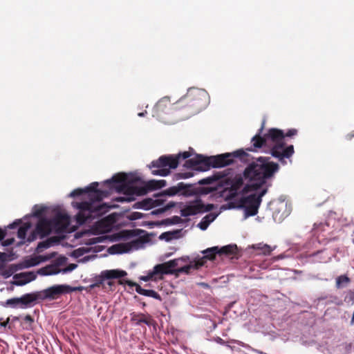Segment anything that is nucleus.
<instances>
[{
	"label": "nucleus",
	"instance_id": "obj_38",
	"mask_svg": "<svg viewBox=\"0 0 354 354\" xmlns=\"http://www.w3.org/2000/svg\"><path fill=\"white\" fill-rule=\"evenodd\" d=\"M6 304L12 308H17L19 307L18 297L7 299Z\"/></svg>",
	"mask_w": 354,
	"mask_h": 354
},
{
	"label": "nucleus",
	"instance_id": "obj_25",
	"mask_svg": "<svg viewBox=\"0 0 354 354\" xmlns=\"http://www.w3.org/2000/svg\"><path fill=\"white\" fill-rule=\"evenodd\" d=\"M216 218V215L209 214L206 215L202 221L198 224V227L202 230H205L210 223H212Z\"/></svg>",
	"mask_w": 354,
	"mask_h": 354
},
{
	"label": "nucleus",
	"instance_id": "obj_60",
	"mask_svg": "<svg viewBox=\"0 0 354 354\" xmlns=\"http://www.w3.org/2000/svg\"><path fill=\"white\" fill-rule=\"evenodd\" d=\"M127 251V250H120V251H117L118 252H126Z\"/></svg>",
	"mask_w": 354,
	"mask_h": 354
},
{
	"label": "nucleus",
	"instance_id": "obj_10",
	"mask_svg": "<svg viewBox=\"0 0 354 354\" xmlns=\"http://www.w3.org/2000/svg\"><path fill=\"white\" fill-rule=\"evenodd\" d=\"M100 202L96 201L95 199H91V201H83L80 203H75L73 205L80 212L92 214L96 216H100L106 211L107 207L105 204H100Z\"/></svg>",
	"mask_w": 354,
	"mask_h": 354
},
{
	"label": "nucleus",
	"instance_id": "obj_12",
	"mask_svg": "<svg viewBox=\"0 0 354 354\" xmlns=\"http://www.w3.org/2000/svg\"><path fill=\"white\" fill-rule=\"evenodd\" d=\"M167 183L165 180H151L146 183L143 187H131L128 188L130 194L142 196L147 194L149 191L156 190L165 187Z\"/></svg>",
	"mask_w": 354,
	"mask_h": 354
},
{
	"label": "nucleus",
	"instance_id": "obj_44",
	"mask_svg": "<svg viewBox=\"0 0 354 354\" xmlns=\"http://www.w3.org/2000/svg\"><path fill=\"white\" fill-rule=\"evenodd\" d=\"M142 218V214L140 212H133L130 215L131 220H137Z\"/></svg>",
	"mask_w": 354,
	"mask_h": 354
},
{
	"label": "nucleus",
	"instance_id": "obj_2",
	"mask_svg": "<svg viewBox=\"0 0 354 354\" xmlns=\"http://www.w3.org/2000/svg\"><path fill=\"white\" fill-rule=\"evenodd\" d=\"M249 154L243 149H238L232 153H225L217 156L205 157L196 155L194 158L187 160L184 167L192 170L205 171L210 167H223L232 165L234 159L237 158L242 162H248Z\"/></svg>",
	"mask_w": 354,
	"mask_h": 354
},
{
	"label": "nucleus",
	"instance_id": "obj_24",
	"mask_svg": "<svg viewBox=\"0 0 354 354\" xmlns=\"http://www.w3.org/2000/svg\"><path fill=\"white\" fill-rule=\"evenodd\" d=\"M203 252L205 254V256L201 259H203L204 263L205 262V259L213 260L215 259L216 254H218V247L215 246L207 248Z\"/></svg>",
	"mask_w": 354,
	"mask_h": 354
},
{
	"label": "nucleus",
	"instance_id": "obj_8",
	"mask_svg": "<svg viewBox=\"0 0 354 354\" xmlns=\"http://www.w3.org/2000/svg\"><path fill=\"white\" fill-rule=\"evenodd\" d=\"M73 290L75 288L68 285H55L36 292L38 300H53L63 294L69 293Z\"/></svg>",
	"mask_w": 354,
	"mask_h": 354
},
{
	"label": "nucleus",
	"instance_id": "obj_4",
	"mask_svg": "<svg viewBox=\"0 0 354 354\" xmlns=\"http://www.w3.org/2000/svg\"><path fill=\"white\" fill-rule=\"evenodd\" d=\"M208 100L207 93L202 89L191 88L180 97L173 106L174 111L184 110L188 114L193 115L201 111Z\"/></svg>",
	"mask_w": 354,
	"mask_h": 354
},
{
	"label": "nucleus",
	"instance_id": "obj_9",
	"mask_svg": "<svg viewBox=\"0 0 354 354\" xmlns=\"http://www.w3.org/2000/svg\"><path fill=\"white\" fill-rule=\"evenodd\" d=\"M183 259H175L163 263L157 264L153 267V274L155 275V281L163 279L164 274H174L176 268Z\"/></svg>",
	"mask_w": 354,
	"mask_h": 354
},
{
	"label": "nucleus",
	"instance_id": "obj_37",
	"mask_svg": "<svg viewBox=\"0 0 354 354\" xmlns=\"http://www.w3.org/2000/svg\"><path fill=\"white\" fill-rule=\"evenodd\" d=\"M50 246V242L49 241H41L38 243L36 250L37 252H41L44 249H46Z\"/></svg>",
	"mask_w": 354,
	"mask_h": 354
},
{
	"label": "nucleus",
	"instance_id": "obj_40",
	"mask_svg": "<svg viewBox=\"0 0 354 354\" xmlns=\"http://www.w3.org/2000/svg\"><path fill=\"white\" fill-rule=\"evenodd\" d=\"M330 300L328 301V303H333L335 304L337 306H342L343 305V301L338 298L337 296H330Z\"/></svg>",
	"mask_w": 354,
	"mask_h": 354
},
{
	"label": "nucleus",
	"instance_id": "obj_13",
	"mask_svg": "<svg viewBox=\"0 0 354 354\" xmlns=\"http://www.w3.org/2000/svg\"><path fill=\"white\" fill-rule=\"evenodd\" d=\"M178 193L185 196H190L196 195L197 190L194 188L192 185L185 184L184 183H179L176 186L171 187L165 190L161 196H174Z\"/></svg>",
	"mask_w": 354,
	"mask_h": 354
},
{
	"label": "nucleus",
	"instance_id": "obj_53",
	"mask_svg": "<svg viewBox=\"0 0 354 354\" xmlns=\"http://www.w3.org/2000/svg\"><path fill=\"white\" fill-rule=\"evenodd\" d=\"M348 296L351 300H354V291L350 290L348 292Z\"/></svg>",
	"mask_w": 354,
	"mask_h": 354
},
{
	"label": "nucleus",
	"instance_id": "obj_39",
	"mask_svg": "<svg viewBox=\"0 0 354 354\" xmlns=\"http://www.w3.org/2000/svg\"><path fill=\"white\" fill-rule=\"evenodd\" d=\"M84 193H86V190L79 188V189H74L73 192H71L69 196L71 197H76V196H81L82 194H83Z\"/></svg>",
	"mask_w": 354,
	"mask_h": 354
},
{
	"label": "nucleus",
	"instance_id": "obj_22",
	"mask_svg": "<svg viewBox=\"0 0 354 354\" xmlns=\"http://www.w3.org/2000/svg\"><path fill=\"white\" fill-rule=\"evenodd\" d=\"M203 265V259H200L194 263H191L189 265H186L178 268L176 267L174 274L176 275V277H178L180 273L189 274L191 270H198Z\"/></svg>",
	"mask_w": 354,
	"mask_h": 354
},
{
	"label": "nucleus",
	"instance_id": "obj_41",
	"mask_svg": "<svg viewBox=\"0 0 354 354\" xmlns=\"http://www.w3.org/2000/svg\"><path fill=\"white\" fill-rule=\"evenodd\" d=\"M141 279L145 281H148L149 280L155 281V275L153 274V271L148 272L146 276H143L141 277Z\"/></svg>",
	"mask_w": 354,
	"mask_h": 354
},
{
	"label": "nucleus",
	"instance_id": "obj_1",
	"mask_svg": "<svg viewBox=\"0 0 354 354\" xmlns=\"http://www.w3.org/2000/svg\"><path fill=\"white\" fill-rule=\"evenodd\" d=\"M269 157H259L248 164L242 174L236 175L226 181L227 187L224 190L226 201H231L239 195L243 196L256 192L272 178L279 170L278 163L270 161Z\"/></svg>",
	"mask_w": 354,
	"mask_h": 354
},
{
	"label": "nucleus",
	"instance_id": "obj_20",
	"mask_svg": "<svg viewBox=\"0 0 354 354\" xmlns=\"http://www.w3.org/2000/svg\"><path fill=\"white\" fill-rule=\"evenodd\" d=\"M97 186L98 183L95 182L91 183L88 187L85 189V190H86V193L91 192L90 194L91 199H95L97 202H101L102 198L106 196L107 193L106 192L97 189Z\"/></svg>",
	"mask_w": 354,
	"mask_h": 354
},
{
	"label": "nucleus",
	"instance_id": "obj_34",
	"mask_svg": "<svg viewBox=\"0 0 354 354\" xmlns=\"http://www.w3.org/2000/svg\"><path fill=\"white\" fill-rule=\"evenodd\" d=\"M33 322L34 319L30 315H26L22 322L23 328L26 330H30Z\"/></svg>",
	"mask_w": 354,
	"mask_h": 354
},
{
	"label": "nucleus",
	"instance_id": "obj_36",
	"mask_svg": "<svg viewBox=\"0 0 354 354\" xmlns=\"http://www.w3.org/2000/svg\"><path fill=\"white\" fill-rule=\"evenodd\" d=\"M325 227H328L326 223H320L319 224L315 223L313 227V232L315 234H319V232L324 230Z\"/></svg>",
	"mask_w": 354,
	"mask_h": 354
},
{
	"label": "nucleus",
	"instance_id": "obj_29",
	"mask_svg": "<svg viewBox=\"0 0 354 354\" xmlns=\"http://www.w3.org/2000/svg\"><path fill=\"white\" fill-rule=\"evenodd\" d=\"M351 282V279L346 274H342L336 278L335 286L337 288H342Z\"/></svg>",
	"mask_w": 354,
	"mask_h": 354
},
{
	"label": "nucleus",
	"instance_id": "obj_35",
	"mask_svg": "<svg viewBox=\"0 0 354 354\" xmlns=\"http://www.w3.org/2000/svg\"><path fill=\"white\" fill-rule=\"evenodd\" d=\"M194 176V173L192 171H186V172H179L175 174V179H186L191 178Z\"/></svg>",
	"mask_w": 354,
	"mask_h": 354
},
{
	"label": "nucleus",
	"instance_id": "obj_18",
	"mask_svg": "<svg viewBox=\"0 0 354 354\" xmlns=\"http://www.w3.org/2000/svg\"><path fill=\"white\" fill-rule=\"evenodd\" d=\"M36 230L41 238L50 234L54 231L51 219L41 218L37 224Z\"/></svg>",
	"mask_w": 354,
	"mask_h": 354
},
{
	"label": "nucleus",
	"instance_id": "obj_59",
	"mask_svg": "<svg viewBox=\"0 0 354 354\" xmlns=\"http://www.w3.org/2000/svg\"><path fill=\"white\" fill-rule=\"evenodd\" d=\"M113 283H113V281H108V282H107V284H108L109 286H113Z\"/></svg>",
	"mask_w": 354,
	"mask_h": 354
},
{
	"label": "nucleus",
	"instance_id": "obj_19",
	"mask_svg": "<svg viewBox=\"0 0 354 354\" xmlns=\"http://www.w3.org/2000/svg\"><path fill=\"white\" fill-rule=\"evenodd\" d=\"M38 300L37 292L27 293L18 297L19 307L26 308L32 306Z\"/></svg>",
	"mask_w": 354,
	"mask_h": 354
},
{
	"label": "nucleus",
	"instance_id": "obj_58",
	"mask_svg": "<svg viewBox=\"0 0 354 354\" xmlns=\"http://www.w3.org/2000/svg\"><path fill=\"white\" fill-rule=\"evenodd\" d=\"M146 113H147L146 111H145V112H141V113H138V116H140V117H142V116H144V115H145V114Z\"/></svg>",
	"mask_w": 354,
	"mask_h": 354
},
{
	"label": "nucleus",
	"instance_id": "obj_33",
	"mask_svg": "<svg viewBox=\"0 0 354 354\" xmlns=\"http://www.w3.org/2000/svg\"><path fill=\"white\" fill-rule=\"evenodd\" d=\"M29 227H30L29 223H26L23 226L19 227L18 229V231H17L18 238H19L20 239H22V240L25 239L27 231Z\"/></svg>",
	"mask_w": 354,
	"mask_h": 354
},
{
	"label": "nucleus",
	"instance_id": "obj_14",
	"mask_svg": "<svg viewBox=\"0 0 354 354\" xmlns=\"http://www.w3.org/2000/svg\"><path fill=\"white\" fill-rule=\"evenodd\" d=\"M51 223H53L54 232H65L70 224V217L66 214L58 212L51 218Z\"/></svg>",
	"mask_w": 354,
	"mask_h": 354
},
{
	"label": "nucleus",
	"instance_id": "obj_51",
	"mask_svg": "<svg viewBox=\"0 0 354 354\" xmlns=\"http://www.w3.org/2000/svg\"><path fill=\"white\" fill-rule=\"evenodd\" d=\"M6 232L5 230L0 228V241H2L6 236Z\"/></svg>",
	"mask_w": 354,
	"mask_h": 354
},
{
	"label": "nucleus",
	"instance_id": "obj_5",
	"mask_svg": "<svg viewBox=\"0 0 354 354\" xmlns=\"http://www.w3.org/2000/svg\"><path fill=\"white\" fill-rule=\"evenodd\" d=\"M191 156V153L184 151L176 155H163L158 159L153 160L149 165L151 173L156 176H167L170 174L171 169H176L180 160L187 159Z\"/></svg>",
	"mask_w": 354,
	"mask_h": 354
},
{
	"label": "nucleus",
	"instance_id": "obj_6",
	"mask_svg": "<svg viewBox=\"0 0 354 354\" xmlns=\"http://www.w3.org/2000/svg\"><path fill=\"white\" fill-rule=\"evenodd\" d=\"M270 186L271 183H267L266 182V185L259 189L260 192L258 194H252L247 196L243 195L236 203L230 202L228 206L230 208L243 207L248 216H254L258 213L259 207L262 201V197L267 194Z\"/></svg>",
	"mask_w": 354,
	"mask_h": 354
},
{
	"label": "nucleus",
	"instance_id": "obj_27",
	"mask_svg": "<svg viewBox=\"0 0 354 354\" xmlns=\"http://www.w3.org/2000/svg\"><path fill=\"white\" fill-rule=\"evenodd\" d=\"M133 207L138 208V209H149L151 208L154 207L153 203V199L152 198H146L142 200V201L136 203Z\"/></svg>",
	"mask_w": 354,
	"mask_h": 354
},
{
	"label": "nucleus",
	"instance_id": "obj_49",
	"mask_svg": "<svg viewBox=\"0 0 354 354\" xmlns=\"http://www.w3.org/2000/svg\"><path fill=\"white\" fill-rule=\"evenodd\" d=\"M124 248V246H123V245H115L111 246V247L109 249V252H110L111 253H115V251H113V250H116V249H118V248Z\"/></svg>",
	"mask_w": 354,
	"mask_h": 354
},
{
	"label": "nucleus",
	"instance_id": "obj_17",
	"mask_svg": "<svg viewBox=\"0 0 354 354\" xmlns=\"http://www.w3.org/2000/svg\"><path fill=\"white\" fill-rule=\"evenodd\" d=\"M264 126V122L262 124L261 127L259 129V132L251 139V143L252 145V147H249L246 149V151H254L257 149H260L263 146L267 145V142L270 141V138L268 137V133L264 135V136H261V134L263 131Z\"/></svg>",
	"mask_w": 354,
	"mask_h": 354
},
{
	"label": "nucleus",
	"instance_id": "obj_15",
	"mask_svg": "<svg viewBox=\"0 0 354 354\" xmlns=\"http://www.w3.org/2000/svg\"><path fill=\"white\" fill-rule=\"evenodd\" d=\"M174 103L171 104L169 97H163L155 105L153 108L154 115L158 118H162L165 114H168L171 111H174Z\"/></svg>",
	"mask_w": 354,
	"mask_h": 354
},
{
	"label": "nucleus",
	"instance_id": "obj_45",
	"mask_svg": "<svg viewBox=\"0 0 354 354\" xmlns=\"http://www.w3.org/2000/svg\"><path fill=\"white\" fill-rule=\"evenodd\" d=\"M45 211V208L44 207H39V208H35V211H34V215L35 216H41L43 213Z\"/></svg>",
	"mask_w": 354,
	"mask_h": 354
},
{
	"label": "nucleus",
	"instance_id": "obj_3",
	"mask_svg": "<svg viewBox=\"0 0 354 354\" xmlns=\"http://www.w3.org/2000/svg\"><path fill=\"white\" fill-rule=\"evenodd\" d=\"M296 129H289L286 133L283 130L272 128L268 132V137L270 138L272 147L270 153L272 157L277 159L283 165L292 162V156L295 153L292 145H287L285 142L286 138H290L297 134Z\"/></svg>",
	"mask_w": 354,
	"mask_h": 354
},
{
	"label": "nucleus",
	"instance_id": "obj_61",
	"mask_svg": "<svg viewBox=\"0 0 354 354\" xmlns=\"http://www.w3.org/2000/svg\"><path fill=\"white\" fill-rule=\"evenodd\" d=\"M173 206H174V205H167V208H166V209H168V208H169V207H173Z\"/></svg>",
	"mask_w": 354,
	"mask_h": 354
},
{
	"label": "nucleus",
	"instance_id": "obj_54",
	"mask_svg": "<svg viewBox=\"0 0 354 354\" xmlns=\"http://www.w3.org/2000/svg\"><path fill=\"white\" fill-rule=\"evenodd\" d=\"M19 223H14L12 224H10L8 227L10 228H15L18 225H19Z\"/></svg>",
	"mask_w": 354,
	"mask_h": 354
},
{
	"label": "nucleus",
	"instance_id": "obj_16",
	"mask_svg": "<svg viewBox=\"0 0 354 354\" xmlns=\"http://www.w3.org/2000/svg\"><path fill=\"white\" fill-rule=\"evenodd\" d=\"M120 284H127L131 287H136V291L142 295L158 299L159 301H162V298L160 295L153 290H146L142 288L140 285L136 283V282L131 281L128 279H123L119 281Z\"/></svg>",
	"mask_w": 354,
	"mask_h": 354
},
{
	"label": "nucleus",
	"instance_id": "obj_52",
	"mask_svg": "<svg viewBox=\"0 0 354 354\" xmlns=\"http://www.w3.org/2000/svg\"><path fill=\"white\" fill-rule=\"evenodd\" d=\"M354 138V131L348 133L346 136V140H351Z\"/></svg>",
	"mask_w": 354,
	"mask_h": 354
},
{
	"label": "nucleus",
	"instance_id": "obj_56",
	"mask_svg": "<svg viewBox=\"0 0 354 354\" xmlns=\"http://www.w3.org/2000/svg\"><path fill=\"white\" fill-rule=\"evenodd\" d=\"M8 321H9V318L7 319L6 322L1 323V326H4V327L6 326L7 324H8Z\"/></svg>",
	"mask_w": 354,
	"mask_h": 354
},
{
	"label": "nucleus",
	"instance_id": "obj_42",
	"mask_svg": "<svg viewBox=\"0 0 354 354\" xmlns=\"http://www.w3.org/2000/svg\"><path fill=\"white\" fill-rule=\"evenodd\" d=\"M213 180H214L212 178L208 177V178H203L201 180H199L198 184L199 185H209V184L212 183Z\"/></svg>",
	"mask_w": 354,
	"mask_h": 354
},
{
	"label": "nucleus",
	"instance_id": "obj_48",
	"mask_svg": "<svg viewBox=\"0 0 354 354\" xmlns=\"http://www.w3.org/2000/svg\"><path fill=\"white\" fill-rule=\"evenodd\" d=\"M76 267H77L76 264H74V263L69 264L65 269L63 270V272H68V271H72Z\"/></svg>",
	"mask_w": 354,
	"mask_h": 354
},
{
	"label": "nucleus",
	"instance_id": "obj_31",
	"mask_svg": "<svg viewBox=\"0 0 354 354\" xmlns=\"http://www.w3.org/2000/svg\"><path fill=\"white\" fill-rule=\"evenodd\" d=\"M236 249V245H225L222 247L221 248H218V254H226V255H230L235 253V250Z\"/></svg>",
	"mask_w": 354,
	"mask_h": 354
},
{
	"label": "nucleus",
	"instance_id": "obj_26",
	"mask_svg": "<svg viewBox=\"0 0 354 354\" xmlns=\"http://www.w3.org/2000/svg\"><path fill=\"white\" fill-rule=\"evenodd\" d=\"M46 259L42 256H37L31 257L28 259H26L24 261V265L25 268H30L35 266L40 263L41 261H44Z\"/></svg>",
	"mask_w": 354,
	"mask_h": 354
},
{
	"label": "nucleus",
	"instance_id": "obj_50",
	"mask_svg": "<svg viewBox=\"0 0 354 354\" xmlns=\"http://www.w3.org/2000/svg\"><path fill=\"white\" fill-rule=\"evenodd\" d=\"M171 233L170 232H164L162 233L160 236V239H164L165 238L167 240H169L171 239Z\"/></svg>",
	"mask_w": 354,
	"mask_h": 354
},
{
	"label": "nucleus",
	"instance_id": "obj_28",
	"mask_svg": "<svg viewBox=\"0 0 354 354\" xmlns=\"http://www.w3.org/2000/svg\"><path fill=\"white\" fill-rule=\"evenodd\" d=\"M253 248L259 250L261 254L264 255H269L273 250L270 245L268 244H263L261 243L255 244L253 245Z\"/></svg>",
	"mask_w": 354,
	"mask_h": 354
},
{
	"label": "nucleus",
	"instance_id": "obj_57",
	"mask_svg": "<svg viewBox=\"0 0 354 354\" xmlns=\"http://www.w3.org/2000/svg\"><path fill=\"white\" fill-rule=\"evenodd\" d=\"M351 325L354 324V311H353V317H352L351 320Z\"/></svg>",
	"mask_w": 354,
	"mask_h": 354
},
{
	"label": "nucleus",
	"instance_id": "obj_7",
	"mask_svg": "<svg viewBox=\"0 0 354 354\" xmlns=\"http://www.w3.org/2000/svg\"><path fill=\"white\" fill-rule=\"evenodd\" d=\"M213 204L204 205L202 200L198 198L189 202L180 209V215L183 217L196 215L200 213L207 212L213 210Z\"/></svg>",
	"mask_w": 354,
	"mask_h": 354
},
{
	"label": "nucleus",
	"instance_id": "obj_43",
	"mask_svg": "<svg viewBox=\"0 0 354 354\" xmlns=\"http://www.w3.org/2000/svg\"><path fill=\"white\" fill-rule=\"evenodd\" d=\"M37 235H39V234L37 232L36 230L32 232L27 239V242L30 243L35 241L37 239Z\"/></svg>",
	"mask_w": 354,
	"mask_h": 354
},
{
	"label": "nucleus",
	"instance_id": "obj_30",
	"mask_svg": "<svg viewBox=\"0 0 354 354\" xmlns=\"http://www.w3.org/2000/svg\"><path fill=\"white\" fill-rule=\"evenodd\" d=\"M95 216L96 215L80 211L78 214L76 215V220L79 224L82 225L86 221Z\"/></svg>",
	"mask_w": 354,
	"mask_h": 354
},
{
	"label": "nucleus",
	"instance_id": "obj_21",
	"mask_svg": "<svg viewBox=\"0 0 354 354\" xmlns=\"http://www.w3.org/2000/svg\"><path fill=\"white\" fill-rule=\"evenodd\" d=\"M130 317L131 321L134 322L136 325L145 324L147 326H151L152 324L153 319L149 315L133 312L130 314Z\"/></svg>",
	"mask_w": 354,
	"mask_h": 354
},
{
	"label": "nucleus",
	"instance_id": "obj_46",
	"mask_svg": "<svg viewBox=\"0 0 354 354\" xmlns=\"http://www.w3.org/2000/svg\"><path fill=\"white\" fill-rule=\"evenodd\" d=\"M165 200L161 198L153 199V207H158L164 203Z\"/></svg>",
	"mask_w": 354,
	"mask_h": 354
},
{
	"label": "nucleus",
	"instance_id": "obj_55",
	"mask_svg": "<svg viewBox=\"0 0 354 354\" xmlns=\"http://www.w3.org/2000/svg\"><path fill=\"white\" fill-rule=\"evenodd\" d=\"M139 243H140V241L139 239H137V240L133 241L131 242L133 245H136V244H138Z\"/></svg>",
	"mask_w": 354,
	"mask_h": 354
},
{
	"label": "nucleus",
	"instance_id": "obj_47",
	"mask_svg": "<svg viewBox=\"0 0 354 354\" xmlns=\"http://www.w3.org/2000/svg\"><path fill=\"white\" fill-rule=\"evenodd\" d=\"M14 242H15V239L13 238L7 239L5 241H3V242L2 243V245L3 246H9V245L13 244Z\"/></svg>",
	"mask_w": 354,
	"mask_h": 354
},
{
	"label": "nucleus",
	"instance_id": "obj_11",
	"mask_svg": "<svg viewBox=\"0 0 354 354\" xmlns=\"http://www.w3.org/2000/svg\"><path fill=\"white\" fill-rule=\"evenodd\" d=\"M127 274L124 270H106L100 272L98 276H96L93 279V283L90 285V288H99L100 286L104 287V281L105 280L120 279L125 277Z\"/></svg>",
	"mask_w": 354,
	"mask_h": 354
},
{
	"label": "nucleus",
	"instance_id": "obj_32",
	"mask_svg": "<svg viewBox=\"0 0 354 354\" xmlns=\"http://www.w3.org/2000/svg\"><path fill=\"white\" fill-rule=\"evenodd\" d=\"M59 272V269L53 266H47L44 268H41L39 271V273L44 274V275L56 274Z\"/></svg>",
	"mask_w": 354,
	"mask_h": 354
},
{
	"label": "nucleus",
	"instance_id": "obj_23",
	"mask_svg": "<svg viewBox=\"0 0 354 354\" xmlns=\"http://www.w3.org/2000/svg\"><path fill=\"white\" fill-rule=\"evenodd\" d=\"M132 180L129 179V176L126 174H118L112 177L111 179L106 181L107 184H116L119 187H124L127 184L131 183Z\"/></svg>",
	"mask_w": 354,
	"mask_h": 354
}]
</instances>
